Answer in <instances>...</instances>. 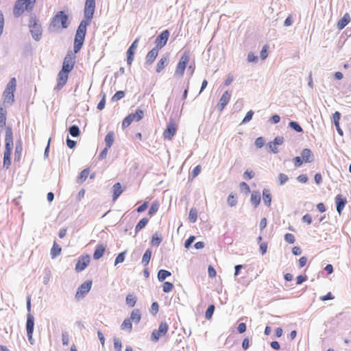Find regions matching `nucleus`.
Here are the masks:
<instances>
[{
	"label": "nucleus",
	"mask_w": 351,
	"mask_h": 351,
	"mask_svg": "<svg viewBox=\"0 0 351 351\" xmlns=\"http://www.w3.org/2000/svg\"><path fill=\"white\" fill-rule=\"evenodd\" d=\"M301 155L304 162H311L313 160V154L309 149H304Z\"/></svg>",
	"instance_id": "5701e85b"
},
{
	"label": "nucleus",
	"mask_w": 351,
	"mask_h": 351,
	"mask_svg": "<svg viewBox=\"0 0 351 351\" xmlns=\"http://www.w3.org/2000/svg\"><path fill=\"white\" fill-rule=\"evenodd\" d=\"M69 133L73 137H77L80 135V131L77 125H72L69 128Z\"/></svg>",
	"instance_id": "a19ab883"
},
{
	"label": "nucleus",
	"mask_w": 351,
	"mask_h": 351,
	"mask_svg": "<svg viewBox=\"0 0 351 351\" xmlns=\"http://www.w3.org/2000/svg\"><path fill=\"white\" fill-rule=\"evenodd\" d=\"M158 51L159 49L158 48L154 47L147 53L145 57V61L147 64H151L154 62L158 55Z\"/></svg>",
	"instance_id": "6ab92c4d"
},
{
	"label": "nucleus",
	"mask_w": 351,
	"mask_h": 351,
	"mask_svg": "<svg viewBox=\"0 0 351 351\" xmlns=\"http://www.w3.org/2000/svg\"><path fill=\"white\" fill-rule=\"evenodd\" d=\"M34 326V316L31 313H28L27 315L26 329H27V335L29 341H31L32 339Z\"/></svg>",
	"instance_id": "2eb2a0df"
},
{
	"label": "nucleus",
	"mask_w": 351,
	"mask_h": 351,
	"mask_svg": "<svg viewBox=\"0 0 351 351\" xmlns=\"http://www.w3.org/2000/svg\"><path fill=\"white\" fill-rule=\"evenodd\" d=\"M105 105H106V95L104 93L101 101L97 104V108L98 110H101L104 108Z\"/></svg>",
	"instance_id": "3c124183"
},
{
	"label": "nucleus",
	"mask_w": 351,
	"mask_h": 351,
	"mask_svg": "<svg viewBox=\"0 0 351 351\" xmlns=\"http://www.w3.org/2000/svg\"><path fill=\"white\" fill-rule=\"evenodd\" d=\"M169 64V58L168 56H162L158 62L156 71L157 73H160Z\"/></svg>",
	"instance_id": "412c9836"
},
{
	"label": "nucleus",
	"mask_w": 351,
	"mask_h": 351,
	"mask_svg": "<svg viewBox=\"0 0 351 351\" xmlns=\"http://www.w3.org/2000/svg\"><path fill=\"white\" fill-rule=\"evenodd\" d=\"M16 80L12 77L8 83L6 88L3 93V99L4 103L12 104L14 101V93L16 90Z\"/></svg>",
	"instance_id": "39448f33"
},
{
	"label": "nucleus",
	"mask_w": 351,
	"mask_h": 351,
	"mask_svg": "<svg viewBox=\"0 0 351 351\" xmlns=\"http://www.w3.org/2000/svg\"><path fill=\"white\" fill-rule=\"evenodd\" d=\"M127 63L129 66H131L134 57L135 51L129 49L127 50Z\"/></svg>",
	"instance_id": "4c0bfd02"
},
{
	"label": "nucleus",
	"mask_w": 351,
	"mask_h": 351,
	"mask_svg": "<svg viewBox=\"0 0 351 351\" xmlns=\"http://www.w3.org/2000/svg\"><path fill=\"white\" fill-rule=\"evenodd\" d=\"M231 94L229 91L226 90L223 93L222 96L219 99V102L218 104L219 109L220 111H222L225 106L228 104L230 100Z\"/></svg>",
	"instance_id": "f3484780"
},
{
	"label": "nucleus",
	"mask_w": 351,
	"mask_h": 351,
	"mask_svg": "<svg viewBox=\"0 0 351 351\" xmlns=\"http://www.w3.org/2000/svg\"><path fill=\"white\" fill-rule=\"evenodd\" d=\"M162 241V238L158 235V234H154L152 236L151 243L152 245L158 246Z\"/></svg>",
	"instance_id": "79ce46f5"
},
{
	"label": "nucleus",
	"mask_w": 351,
	"mask_h": 351,
	"mask_svg": "<svg viewBox=\"0 0 351 351\" xmlns=\"http://www.w3.org/2000/svg\"><path fill=\"white\" fill-rule=\"evenodd\" d=\"M92 287V280H86L84 283H82L78 288L76 293L75 298L79 300L85 296L86 293L89 292Z\"/></svg>",
	"instance_id": "9d476101"
},
{
	"label": "nucleus",
	"mask_w": 351,
	"mask_h": 351,
	"mask_svg": "<svg viewBox=\"0 0 351 351\" xmlns=\"http://www.w3.org/2000/svg\"><path fill=\"white\" fill-rule=\"evenodd\" d=\"M106 251V246L103 244H99L97 245L95 250L93 254V258L98 260L101 258Z\"/></svg>",
	"instance_id": "4be33fe9"
},
{
	"label": "nucleus",
	"mask_w": 351,
	"mask_h": 351,
	"mask_svg": "<svg viewBox=\"0 0 351 351\" xmlns=\"http://www.w3.org/2000/svg\"><path fill=\"white\" fill-rule=\"evenodd\" d=\"M104 141H105V143L106 145V147L110 148L114 143V132H112V131L109 132L105 136Z\"/></svg>",
	"instance_id": "bb28decb"
},
{
	"label": "nucleus",
	"mask_w": 351,
	"mask_h": 351,
	"mask_svg": "<svg viewBox=\"0 0 351 351\" xmlns=\"http://www.w3.org/2000/svg\"><path fill=\"white\" fill-rule=\"evenodd\" d=\"M89 173H90V170L88 168H86V169H84V170H82L77 178V182L80 183L84 182L88 178Z\"/></svg>",
	"instance_id": "2f4dec72"
},
{
	"label": "nucleus",
	"mask_w": 351,
	"mask_h": 351,
	"mask_svg": "<svg viewBox=\"0 0 351 351\" xmlns=\"http://www.w3.org/2000/svg\"><path fill=\"white\" fill-rule=\"evenodd\" d=\"M13 147V134L12 128L8 126L5 129V151L3 154V166L8 169L11 164V154Z\"/></svg>",
	"instance_id": "f03ea898"
},
{
	"label": "nucleus",
	"mask_w": 351,
	"mask_h": 351,
	"mask_svg": "<svg viewBox=\"0 0 351 351\" xmlns=\"http://www.w3.org/2000/svg\"><path fill=\"white\" fill-rule=\"evenodd\" d=\"M285 240L290 243V244H293L295 243V237L293 234H291V233H287L285 235Z\"/></svg>",
	"instance_id": "49530a36"
},
{
	"label": "nucleus",
	"mask_w": 351,
	"mask_h": 351,
	"mask_svg": "<svg viewBox=\"0 0 351 351\" xmlns=\"http://www.w3.org/2000/svg\"><path fill=\"white\" fill-rule=\"evenodd\" d=\"M29 27L33 38L36 40H39L42 35V27L39 21L36 17H32L29 19Z\"/></svg>",
	"instance_id": "0eeeda50"
},
{
	"label": "nucleus",
	"mask_w": 351,
	"mask_h": 351,
	"mask_svg": "<svg viewBox=\"0 0 351 351\" xmlns=\"http://www.w3.org/2000/svg\"><path fill=\"white\" fill-rule=\"evenodd\" d=\"M191 53L189 50H186L180 57L175 70V75L178 77L183 76L184 71L190 60Z\"/></svg>",
	"instance_id": "423d86ee"
},
{
	"label": "nucleus",
	"mask_w": 351,
	"mask_h": 351,
	"mask_svg": "<svg viewBox=\"0 0 351 351\" xmlns=\"http://www.w3.org/2000/svg\"><path fill=\"white\" fill-rule=\"evenodd\" d=\"M208 273L209 277H210V278H214L217 275V272H216L215 268L211 265L208 266Z\"/></svg>",
	"instance_id": "052dcab7"
},
{
	"label": "nucleus",
	"mask_w": 351,
	"mask_h": 351,
	"mask_svg": "<svg viewBox=\"0 0 351 351\" xmlns=\"http://www.w3.org/2000/svg\"><path fill=\"white\" fill-rule=\"evenodd\" d=\"M265 141L263 137H258L255 141V145L258 148H261L265 145Z\"/></svg>",
	"instance_id": "603ef678"
},
{
	"label": "nucleus",
	"mask_w": 351,
	"mask_h": 351,
	"mask_svg": "<svg viewBox=\"0 0 351 351\" xmlns=\"http://www.w3.org/2000/svg\"><path fill=\"white\" fill-rule=\"evenodd\" d=\"M23 151V145L21 141H19L16 143L14 150V160L20 161L21 158V154Z\"/></svg>",
	"instance_id": "393cba45"
},
{
	"label": "nucleus",
	"mask_w": 351,
	"mask_h": 351,
	"mask_svg": "<svg viewBox=\"0 0 351 351\" xmlns=\"http://www.w3.org/2000/svg\"><path fill=\"white\" fill-rule=\"evenodd\" d=\"M201 166L200 165H197L196 166L192 171V176L193 178L199 175V173H200L201 171Z\"/></svg>",
	"instance_id": "0e129e2a"
},
{
	"label": "nucleus",
	"mask_w": 351,
	"mask_h": 351,
	"mask_svg": "<svg viewBox=\"0 0 351 351\" xmlns=\"http://www.w3.org/2000/svg\"><path fill=\"white\" fill-rule=\"evenodd\" d=\"M95 10V0H86L84 14V19L81 21L75 36L74 40V52L77 53L82 48L86 33L87 25L91 22Z\"/></svg>",
	"instance_id": "f257e3e1"
},
{
	"label": "nucleus",
	"mask_w": 351,
	"mask_h": 351,
	"mask_svg": "<svg viewBox=\"0 0 351 351\" xmlns=\"http://www.w3.org/2000/svg\"><path fill=\"white\" fill-rule=\"evenodd\" d=\"M69 72L64 70H61L57 78V89L60 90L66 83L69 77Z\"/></svg>",
	"instance_id": "4468645a"
},
{
	"label": "nucleus",
	"mask_w": 351,
	"mask_h": 351,
	"mask_svg": "<svg viewBox=\"0 0 351 351\" xmlns=\"http://www.w3.org/2000/svg\"><path fill=\"white\" fill-rule=\"evenodd\" d=\"M147 223L148 219L147 218H143L142 219H141L135 227L136 232H138L142 228H143L147 224Z\"/></svg>",
	"instance_id": "58836bf2"
},
{
	"label": "nucleus",
	"mask_w": 351,
	"mask_h": 351,
	"mask_svg": "<svg viewBox=\"0 0 351 351\" xmlns=\"http://www.w3.org/2000/svg\"><path fill=\"white\" fill-rule=\"evenodd\" d=\"M125 260V252H121L118 254L115 258L114 265H117L119 263H123Z\"/></svg>",
	"instance_id": "8fccbe9b"
},
{
	"label": "nucleus",
	"mask_w": 351,
	"mask_h": 351,
	"mask_svg": "<svg viewBox=\"0 0 351 351\" xmlns=\"http://www.w3.org/2000/svg\"><path fill=\"white\" fill-rule=\"evenodd\" d=\"M90 257L89 255L86 254L80 256L75 265V271L77 272L83 271L90 264Z\"/></svg>",
	"instance_id": "9b49d317"
},
{
	"label": "nucleus",
	"mask_w": 351,
	"mask_h": 351,
	"mask_svg": "<svg viewBox=\"0 0 351 351\" xmlns=\"http://www.w3.org/2000/svg\"><path fill=\"white\" fill-rule=\"evenodd\" d=\"M75 56L72 52H69L63 61L62 63V70H64L65 71H68L70 73L75 65Z\"/></svg>",
	"instance_id": "6e6552de"
},
{
	"label": "nucleus",
	"mask_w": 351,
	"mask_h": 351,
	"mask_svg": "<svg viewBox=\"0 0 351 351\" xmlns=\"http://www.w3.org/2000/svg\"><path fill=\"white\" fill-rule=\"evenodd\" d=\"M253 114H254V112L252 110H250L249 112H247L245 117H244V119L243 120V122L247 123V122L250 121L252 119Z\"/></svg>",
	"instance_id": "680f3d73"
},
{
	"label": "nucleus",
	"mask_w": 351,
	"mask_h": 351,
	"mask_svg": "<svg viewBox=\"0 0 351 351\" xmlns=\"http://www.w3.org/2000/svg\"><path fill=\"white\" fill-rule=\"evenodd\" d=\"M214 310L215 306L213 304H211L208 307L205 313V317L206 319H210L212 317Z\"/></svg>",
	"instance_id": "c03bdc74"
},
{
	"label": "nucleus",
	"mask_w": 351,
	"mask_h": 351,
	"mask_svg": "<svg viewBox=\"0 0 351 351\" xmlns=\"http://www.w3.org/2000/svg\"><path fill=\"white\" fill-rule=\"evenodd\" d=\"M152 254V252L150 249H147L145 251V254H143V258H142V263L145 266H147L149 264L150 259H151Z\"/></svg>",
	"instance_id": "72a5a7b5"
},
{
	"label": "nucleus",
	"mask_w": 351,
	"mask_h": 351,
	"mask_svg": "<svg viewBox=\"0 0 351 351\" xmlns=\"http://www.w3.org/2000/svg\"><path fill=\"white\" fill-rule=\"evenodd\" d=\"M36 0H17L13 12L16 16H21L25 10L32 11Z\"/></svg>",
	"instance_id": "20e7f679"
},
{
	"label": "nucleus",
	"mask_w": 351,
	"mask_h": 351,
	"mask_svg": "<svg viewBox=\"0 0 351 351\" xmlns=\"http://www.w3.org/2000/svg\"><path fill=\"white\" fill-rule=\"evenodd\" d=\"M173 285L170 282H165L162 285V291L165 293L171 292L173 289Z\"/></svg>",
	"instance_id": "ea45409f"
},
{
	"label": "nucleus",
	"mask_w": 351,
	"mask_h": 351,
	"mask_svg": "<svg viewBox=\"0 0 351 351\" xmlns=\"http://www.w3.org/2000/svg\"><path fill=\"white\" fill-rule=\"evenodd\" d=\"M126 304L130 306L133 307L135 306L136 302V298L134 294H128L126 297Z\"/></svg>",
	"instance_id": "c9c22d12"
},
{
	"label": "nucleus",
	"mask_w": 351,
	"mask_h": 351,
	"mask_svg": "<svg viewBox=\"0 0 351 351\" xmlns=\"http://www.w3.org/2000/svg\"><path fill=\"white\" fill-rule=\"evenodd\" d=\"M158 207H159V205L158 203H154L149 210V215H153L154 213H156L157 210H158Z\"/></svg>",
	"instance_id": "13d9d810"
},
{
	"label": "nucleus",
	"mask_w": 351,
	"mask_h": 351,
	"mask_svg": "<svg viewBox=\"0 0 351 351\" xmlns=\"http://www.w3.org/2000/svg\"><path fill=\"white\" fill-rule=\"evenodd\" d=\"M268 49L269 47L267 45H265L261 51V57L263 60H265L268 56Z\"/></svg>",
	"instance_id": "6e6d98bb"
},
{
	"label": "nucleus",
	"mask_w": 351,
	"mask_h": 351,
	"mask_svg": "<svg viewBox=\"0 0 351 351\" xmlns=\"http://www.w3.org/2000/svg\"><path fill=\"white\" fill-rule=\"evenodd\" d=\"M263 199L264 203L267 206H269L271 204V196L270 192L268 189H264L263 191Z\"/></svg>",
	"instance_id": "7c9ffc66"
},
{
	"label": "nucleus",
	"mask_w": 351,
	"mask_h": 351,
	"mask_svg": "<svg viewBox=\"0 0 351 351\" xmlns=\"http://www.w3.org/2000/svg\"><path fill=\"white\" fill-rule=\"evenodd\" d=\"M129 115H131L133 121H139L143 119L144 112L141 109H137L135 113H130Z\"/></svg>",
	"instance_id": "cd10ccee"
},
{
	"label": "nucleus",
	"mask_w": 351,
	"mask_h": 351,
	"mask_svg": "<svg viewBox=\"0 0 351 351\" xmlns=\"http://www.w3.org/2000/svg\"><path fill=\"white\" fill-rule=\"evenodd\" d=\"M125 96V93L122 90L117 91L112 97L113 101H118Z\"/></svg>",
	"instance_id": "09e8293b"
},
{
	"label": "nucleus",
	"mask_w": 351,
	"mask_h": 351,
	"mask_svg": "<svg viewBox=\"0 0 351 351\" xmlns=\"http://www.w3.org/2000/svg\"><path fill=\"white\" fill-rule=\"evenodd\" d=\"M62 251L61 247L58 245V243L54 241L53 244V247L51 250V256L52 258H55L58 256Z\"/></svg>",
	"instance_id": "473e14b6"
},
{
	"label": "nucleus",
	"mask_w": 351,
	"mask_h": 351,
	"mask_svg": "<svg viewBox=\"0 0 351 351\" xmlns=\"http://www.w3.org/2000/svg\"><path fill=\"white\" fill-rule=\"evenodd\" d=\"M171 275V272L165 270L160 269L158 272V279L160 282H163L167 277H169Z\"/></svg>",
	"instance_id": "c756f323"
},
{
	"label": "nucleus",
	"mask_w": 351,
	"mask_h": 351,
	"mask_svg": "<svg viewBox=\"0 0 351 351\" xmlns=\"http://www.w3.org/2000/svg\"><path fill=\"white\" fill-rule=\"evenodd\" d=\"M132 119L131 115H128L122 121V128L123 129L127 128L132 123Z\"/></svg>",
	"instance_id": "37998d69"
},
{
	"label": "nucleus",
	"mask_w": 351,
	"mask_h": 351,
	"mask_svg": "<svg viewBox=\"0 0 351 351\" xmlns=\"http://www.w3.org/2000/svg\"><path fill=\"white\" fill-rule=\"evenodd\" d=\"M6 110L2 104H0V128H3L6 124Z\"/></svg>",
	"instance_id": "a878e982"
},
{
	"label": "nucleus",
	"mask_w": 351,
	"mask_h": 351,
	"mask_svg": "<svg viewBox=\"0 0 351 351\" xmlns=\"http://www.w3.org/2000/svg\"><path fill=\"white\" fill-rule=\"evenodd\" d=\"M350 21V17L348 14H345L344 16L338 21L337 27L339 29H343Z\"/></svg>",
	"instance_id": "b1692460"
},
{
	"label": "nucleus",
	"mask_w": 351,
	"mask_h": 351,
	"mask_svg": "<svg viewBox=\"0 0 351 351\" xmlns=\"http://www.w3.org/2000/svg\"><path fill=\"white\" fill-rule=\"evenodd\" d=\"M267 249V243L263 242L260 244V251L263 255L266 253Z\"/></svg>",
	"instance_id": "774afa93"
},
{
	"label": "nucleus",
	"mask_w": 351,
	"mask_h": 351,
	"mask_svg": "<svg viewBox=\"0 0 351 351\" xmlns=\"http://www.w3.org/2000/svg\"><path fill=\"white\" fill-rule=\"evenodd\" d=\"M293 160L294 162L295 166L297 167L301 166L304 162L303 159L302 160L299 156L295 157Z\"/></svg>",
	"instance_id": "69168bd1"
},
{
	"label": "nucleus",
	"mask_w": 351,
	"mask_h": 351,
	"mask_svg": "<svg viewBox=\"0 0 351 351\" xmlns=\"http://www.w3.org/2000/svg\"><path fill=\"white\" fill-rule=\"evenodd\" d=\"M168 329V324L165 322H161L159 325L158 329L154 330L152 332L151 335L152 339L155 342L157 341L160 337L165 336L167 334Z\"/></svg>",
	"instance_id": "1a4fd4ad"
},
{
	"label": "nucleus",
	"mask_w": 351,
	"mask_h": 351,
	"mask_svg": "<svg viewBox=\"0 0 351 351\" xmlns=\"http://www.w3.org/2000/svg\"><path fill=\"white\" fill-rule=\"evenodd\" d=\"M141 312L138 309H134L132 311L130 317L131 321L134 322L135 323H138L141 320Z\"/></svg>",
	"instance_id": "c85d7f7f"
},
{
	"label": "nucleus",
	"mask_w": 351,
	"mask_h": 351,
	"mask_svg": "<svg viewBox=\"0 0 351 351\" xmlns=\"http://www.w3.org/2000/svg\"><path fill=\"white\" fill-rule=\"evenodd\" d=\"M333 121L335 126H338V124H339V120L341 118V114L339 112H335L333 115Z\"/></svg>",
	"instance_id": "864d4df0"
},
{
	"label": "nucleus",
	"mask_w": 351,
	"mask_h": 351,
	"mask_svg": "<svg viewBox=\"0 0 351 351\" xmlns=\"http://www.w3.org/2000/svg\"><path fill=\"white\" fill-rule=\"evenodd\" d=\"M190 220L193 222H195L197 220V214L195 209H191L189 213V216Z\"/></svg>",
	"instance_id": "5fc2aeb1"
},
{
	"label": "nucleus",
	"mask_w": 351,
	"mask_h": 351,
	"mask_svg": "<svg viewBox=\"0 0 351 351\" xmlns=\"http://www.w3.org/2000/svg\"><path fill=\"white\" fill-rule=\"evenodd\" d=\"M289 125L298 132H302L303 131L302 127L295 121H291Z\"/></svg>",
	"instance_id": "a18cd8bd"
},
{
	"label": "nucleus",
	"mask_w": 351,
	"mask_h": 351,
	"mask_svg": "<svg viewBox=\"0 0 351 351\" xmlns=\"http://www.w3.org/2000/svg\"><path fill=\"white\" fill-rule=\"evenodd\" d=\"M243 176L245 179L250 180L254 176V173L252 170H246L244 172Z\"/></svg>",
	"instance_id": "bf43d9fd"
},
{
	"label": "nucleus",
	"mask_w": 351,
	"mask_h": 351,
	"mask_svg": "<svg viewBox=\"0 0 351 351\" xmlns=\"http://www.w3.org/2000/svg\"><path fill=\"white\" fill-rule=\"evenodd\" d=\"M284 142V138L282 136H277L274 138L273 141L269 143L268 145L271 150L274 154L278 152V149L277 147L278 145H280Z\"/></svg>",
	"instance_id": "dca6fc26"
},
{
	"label": "nucleus",
	"mask_w": 351,
	"mask_h": 351,
	"mask_svg": "<svg viewBox=\"0 0 351 351\" xmlns=\"http://www.w3.org/2000/svg\"><path fill=\"white\" fill-rule=\"evenodd\" d=\"M177 130V126L174 121H170L166 130L163 132L165 139L171 140Z\"/></svg>",
	"instance_id": "ddd939ff"
},
{
	"label": "nucleus",
	"mask_w": 351,
	"mask_h": 351,
	"mask_svg": "<svg viewBox=\"0 0 351 351\" xmlns=\"http://www.w3.org/2000/svg\"><path fill=\"white\" fill-rule=\"evenodd\" d=\"M289 180L288 176L285 173H280L278 176L279 184L282 185L287 182Z\"/></svg>",
	"instance_id": "de8ad7c7"
},
{
	"label": "nucleus",
	"mask_w": 351,
	"mask_h": 351,
	"mask_svg": "<svg viewBox=\"0 0 351 351\" xmlns=\"http://www.w3.org/2000/svg\"><path fill=\"white\" fill-rule=\"evenodd\" d=\"M121 327V329H123V330L131 331L132 328L131 319L127 318V319H124Z\"/></svg>",
	"instance_id": "e433bc0d"
},
{
	"label": "nucleus",
	"mask_w": 351,
	"mask_h": 351,
	"mask_svg": "<svg viewBox=\"0 0 351 351\" xmlns=\"http://www.w3.org/2000/svg\"><path fill=\"white\" fill-rule=\"evenodd\" d=\"M335 203L337 205V210L338 213L341 215L347 203V200L342 195L339 194L335 197Z\"/></svg>",
	"instance_id": "a211bd4d"
},
{
	"label": "nucleus",
	"mask_w": 351,
	"mask_h": 351,
	"mask_svg": "<svg viewBox=\"0 0 351 351\" xmlns=\"http://www.w3.org/2000/svg\"><path fill=\"white\" fill-rule=\"evenodd\" d=\"M251 203L255 206H258L261 202V195L258 193H253L250 198Z\"/></svg>",
	"instance_id": "f704fd0d"
},
{
	"label": "nucleus",
	"mask_w": 351,
	"mask_h": 351,
	"mask_svg": "<svg viewBox=\"0 0 351 351\" xmlns=\"http://www.w3.org/2000/svg\"><path fill=\"white\" fill-rule=\"evenodd\" d=\"M112 201L115 202L123 192V189H122L121 184L119 182H117L112 186Z\"/></svg>",
	"instance_id": "aec40b11"
},
{
	"label": "nucleus",
	"mask_w": 351,
	"mask_h": 351,
	"mask_svg": "<svg viewBox=\"0 0 351 351\" xmlns=\"http://www.w3.org/2000/svg\"><path fill=\"white\" fill-rule=\"evenodd\" d=\"M169 37V32L166 29L160 34L159 36L155 40V44L156 48L158 49L162 48L167 43V40Z\"/></svg>",
	"instance_id": "f8f14e48"
},
{
	"label": "nucleus",
	"mask_w": 351,
	"mask_h": 351,
	"mask_svg": "<svg viewBox=\"0 0 351 351\" xmlns=\"http://www.w3.org/2000/svg\"><path fill=\"white\" fill-rule=\"evenodd\" d=\"M114 347L117 351H121L122 348L121 342L118 339H115L114 341Z\"/></svg>",
	"instance_id": "338daca9"
},
{
	"label": "nucleus",
	"mask_w": 351,
	"mask_h": 351,
	"mask_svg": "<svg viewBox=\"0 0 351 351\" xmlns=\"http://www.w3.org/2000/svg\"><path fill=\"white\" fill-rule=\"evenodd\" d=\"M228 203L230 206H234L237 204V199L234 195L230 194L228 197Z\"/></svg>",
	"instance_id": "4d7b16f0"
},
{
	"label": "nucleus",
	"mask_w": 351,
	"mask_h": 351,
	"mask_svg": "<svg viewBox=\"0 0 351 351\" xmlns=\"http://www.w3.org/2000/svg\"><path fill=\"white\" fill-rule=\"evenodd\" d=\"M68 16L63 11L58 12L53 17L49 28L51 29H64L69 26Z\"/></svg>",
	"instance_id": "7ed1b4c3"
},
{
	"label": "nucleus",
	"mask_w": 351,
	"mask_h": 351,
	"mask_svg": "<svg viewBox=\"0 0 351 351\" xmlns=\"http://www.w3.org/2000/svg\"><path fill=\"white\" fill-rule=\"evenodd\" d=\"M62 341L64 346H67L69 344V335L66 332H63L62 335Z\"/></svg>",
	"instance_id": "e2e57ef3"
}]
</instances>
